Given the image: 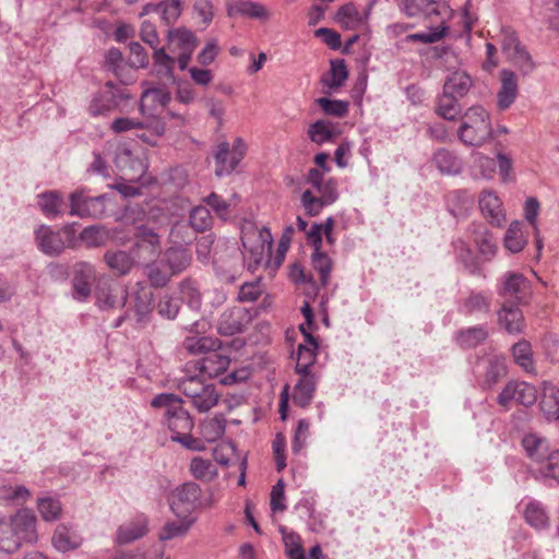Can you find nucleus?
I'll use <instances>...</instances> for the list:
<instances>
[{
	"mask_svg": "<svg viewBox=\"0 0 559 559\" xmlns=\"http://www.w3.org/2000/svg\"><path fill=\"white\" fill-rule=\"evenodd\" d=\"M295 231L293 226L286 227L280 245L278 254L275 258V262L272 265L271 262V250L273 246V237L267 227L257 228L252 224H247L241 230V241L243 246V259L248 264L250 271H254L261 264H265V267L275 270L284 260V254L288 248L292 239V235Z\"/></svg>",
	"mask_w": 559,
	"mask_h": 559,
	"instance_id": "1",
	"label": "nucleus"
},
{
	"mask_svg": "<svg viewBox=\"0 0 559 559\" xmlns=\"http://www.w3.org/2000/svg\"><path fill=\"white\" fill-rule=\"evenodd\" d=\"M37 540L36 516L31 510L21 509L0 520V550L16 551L24 543Z\"/></svg>",
	"mask_w": 559,
	"mask_h": 559,
	"instance_id": "2",
	"label": "nucleus"
},
{
	"mask_svg": "<svg viewBox=\"0 0 559 559\" xmlns=\"http://www.w3.org/2000/svg\"><path fill=\"white\" fill-rule=\"evenodd\" d=\"M177 389L190 401L200 413H206L217 405L221 393L214 383L200 374H185L177 379Z\"/></svg>",
	"mask_w": 559,
	"mask_h": 559,
	"instance_id": "3",
	"label": "nucleus"
},
{
	"mask_svg": "<svg viewBox=\"0 0 559 559\" xmlns=\"http://www.w3.org/2000/svg\"><path fill=\"white\" fill-rule=\"evenodd\" d=\"M185 346L191 354H207L201 360L187 364V368L198 369L201 373L212 376L225 371L229 365V359L215 352L218 347V341L211 337H188Z\"/></svg>",
	"mask_w": 559,
	"mask_h": 559,
	"instance_id": "4",
	"label": "nucleus"
},
{
	"mask_svg": "<svg viewBox=\"0 0 559 559\" xmlns=\"http://www.w3.org/2000/svg\"><path fill=\"white\" fill-rule=\"evenodd\" d=\"M491 134L492 127L487 110L480 106L468 108L457 130L461 142L467 146H481Z\"/></svg>",
	"mask_w": 559,
	"mask_h": 559,
	"instance_id": "5",
	"label": "nucleus"
},
{
	"mask_svg": "<svg viewBox=\"0 0 559 559\" xmlns=\"http://www.w3.org/2000/svg\"><path fill=\"white\" fill-rule=\"evenodd\" d=\"M163 423L171 432V440L174 442L180 443L183 448L192 451L203 449L202 442L191 435L194 428V420L180 403L176 407L165 411Z\"/></svg>",
	"mask_w": 559,
	"mask_h": 559,
	"instance_id": "6",
	"label": "nucleus"
},
{
	"mask_svg": "<svg viewBox=\"0 0 559 559\" xmlns=\"http://www.w3.org/2000/svg\"><path fill=\"white\" fill-rule=\"evenodd\" d=\"M501 49L506 59L511 62L522 75L526 76L535 70L536 66L532 56L520 41L516 34L510 28L502 29Z\"/></svg>",
	"mask_w": 559,
	"mask_h": 559,
	"instance_id": "7",
	"label": "nucleus"
},
{
	"mask_svg": "<svg viewBox=\"0 0 559 559\" xmlns=\"http://www.w3.org/2000/svg\"><path fill=\"white\" fill-rule=\"evenodd\" d=\"M108 201L107 194L88 197L83 190H76L70 194V214L82 218H103L107 213Z\"/></svg>",
	"mask_w": 559,
	"mask_h": 559,
	"instance_id": "8",
	"label": "nucleus"
},
{
	"mask_svg": "<svg viewBox=\"0 0 559 559\" xmlns=\"http://www.w3.org/2000/svg\"><path fill=\"white\" fill-rule=\"evenodd\" d=\"M74 233L73 225H67L59 230H55L50 226L41 225L35 230V241L43 253L56 257L66 248L63 236L70 240Z\"/></svg>",
	"mask_w": 559,
	"mask_h": 559,
	"instance_id": "9",
	"label": "nucleus"
},
{
	"mask_svg": "<svg viewBox=\"0 0 559 559\" xmlns=\"http://www.w3.org/2000/svg\"><path fill=\"white\" fill-rule=\"evenodd\" d=\"M246 148V143L240 138H237L234 141L231 148L227 142H222L218 144L214 155L216 163V176L223 177L225 175L231 174L243 158Z\"/></svg>",
	"mask_w": 559,
	"mask_h": 559,
	"instance_id": "10",
	"label": "nucleus"
},
{
	"mask_svg": "<svg viewBox=\"0 0 559 559\" xmlns=\"http://www.w3.org/2000/svg\"><path fill=\"white\" fill-rule=\"evenodd\" d=\"M129 98L130 95L124 90L116 87L112 82H107L105 88L93 96L88 112L94 117L106 115Z\"/></svg>",
	"mask_w": 559,
	"mask_h": 559,
	"instance_id": "11",
	"label": "nucleus"
},
{
	"mask_svg": "<svg viewBox=\"0 0 559 559\" xmlns=\"http://www.w3.org/2000/svg\"><path fill=\"white\" fill-rule=\"evenodd\" d=\"M201 489L195 483L189 481L178 486L169 497V506L175 515H191L198 500Z\"/></svg>",
	"mask_w": 559,
	"mask_h": 559,
	"instance_id": "12",
	"label": "nucleus"
},
{
	"mask_svg": "<svg viewBox=\"0 0 559 559\" xmlns=\"http://www.w3.org/2000/svg\"><path fill=\"white\" fill-rule=\"evenodd\" d=\"M475 368L483 388L490 389L507 376L506 358L496 354L480 358Z\"/></svg>",
	"mask_w": 559,
	"mask_h": 559,
	"instance_id": "13",
	"label": "nucleus"
},
{
	"mask_svg": "<svg viewBox=\"0 0 559 559\" xmlns=\"http://www.w3.org/2000/svg\"><path fill=\"white\" fill-rule=\"evenodd\" d=\"M133 251L138 259H155L160 252L159 236L153 229L144 225L138 226Z\"/></svg>",
	"mask_w": 559,
	"mask_h": 559,
	"instance_id": "14",
	"label": "nucleus"
},
{
	"mask_svg": "<svg viewBox=\"0 0 559 559\" xmlns=\"http://www.w3.org/2000/svg\"><path fill=\"white\" fill-rule=\"evenodd\" d=\"M96 304L102 310L123 307L128 300V290L119 284L102 283L97 286Z\"/></svg>",
	"mask_w": 559,
	"mask_h": 559,
	"instance_id": "15",
	"label": "nucleus"
},
{
	"mask_svg": "<svg viewBox=\"0 0 559 559\" xmlns=\"http://www.w3.org/2000/svg\"><path fill=\"white\" fill-rule=\"evenodd\" d=\"M115 164L123 176L131 181L140 179L146 170L144 162L135 157L133 152L126 146L117 150Z\"/></svg>",
	"mask_w": 559,
	"mask_h": 559,
	"instance_id": "16",
	"label": "nucleus"
},
{
	"mask_svg": "<svg viewBox=\"0 0 559 559\" xmlns=\"http://www.w3.org/2000/svg\"><path fill=\"white\" fill-rule=\"evenodd\" d=\"M519 95V80L516 74L509 70L500 71V88L497 94V106L500 110H506L515 102Z\"/></svg>",
	"mask_w": 559,
	"mask_h": 559,
	"instance_id": "17",
	"label": "nucleus"
},
{
	"mask_svg": "<svg viewBox=\"0 0 559 559\" xmlns=\"http://www.w3.org/2000/svg\"><path fill=\"white\" fill-rule=\"evenodd\" d=\"M148 520L144 514H139L131 521L120 525L117 530L116 542L119 545L133 543L148 532Z\"/></svg>",
	"mask_w": 559,
	"mask_h": 559,
	"instance_id": "18",
	"label": "nucleus"
},
{
	"mask_svg": "<svg viewBox=\"0 0 559 559\" xmlns=\"http://www.w3.org/2000/svg\"><path fill=\"white\" fill-rule=\"evenodd\" d=\"M370 9L360 13L352 2L342 5L335 13V22L344 29H358L367 25Z\"/></svg>",
	"mask_w": 559,
	"mask_h": 559,
	"instance_id": "19",
	"label": "nucleus"
},
{
	"mask_svg": "<svg viewBox=\"0 0 559 559\" xmlns=\"http://www.w3.org/2000/svg\"><path fill=\"white\" fill-rule=\"evenodd\" d=\"M226 10L230 17L238 15L257 20H267L270 17V13L263 4L249 0L230 1L227 3Z\"/></svg>",
	"mask_w": 559,
	"mask_h": 559,
	"instance_id": "20",
	"label": "nucleus"
},
{
	"mask_svg": "<svg viewBox=\"0 0 559 559\" xmlns=\"http://www.w3.org/2000/svg\"><path fill=\"white\" fill-rule=\"evenodd\" d=\"M479 206L484 216L491 225L500 226L504 219L502 202L493 191H484L479 199Z\"/></svg>",
	"mask_w": 559,
	"mask_h": 559,
	"instance_id": "21",
	"label": "nucleus"
},
{
	"mask_svg": "<svg viewBox=\"0 0 559 559\" xmlns=\"http://www.w3.org/2000/svg\"><path fill=\"white\" fill-rule=\"evenodd\" d=\"M306 336L307 344H300L297 350V362L295 370L297 373H313L311 367L316 361L317 342L313 336L305 331L304 325L300 326Z\"/></svg>",
	"mask_w": 559,
	"mask_h": 559,
	"instance_id": "22",
	"label": "nucleus"
},
{
	"mask_svg": "<svg viewBox=\"0 0 559 559\" xmlns=\"http://www.w3.org/2000/svg\"><path fill=\"white\" fill-rule=\"evenodd\" d=\"M83 542L79 532L69 525L60 524L57 526L52 536L53 547L61 552H67L76 549Z\"/></svg>",
	"mask_w": 559,
	"mask_h": 559,
	"instance_id": "23",
	"label": "nucleus"
},
{
	"mask_svg": "<svg viewBox=\"0 0 559 559\" xmlns=\"http://www.w3.org/2000/svg\"><path fill=\"white\" fill-rule=\"evenodd\" d=\"M498 320L500 325L509 334H519L524 329V318L519 307L504 302L501 309L498 311Z\"/></svg>",
	"mask_w": 559,
	"mask_h": 559,
	"instance_id": "24",
	"label": "nucleus"
},
{
	"mask_svg": "<svg viewBox=\"0 0 559 559\" xmlns=\"http://www.w3.org/2000/svg\"><path fill=\"white\" fill-rule=\"evenodd\" d=\"M531 294L530 282L520 273L506 275L501 295L514 298L518 302L526 300Z\"/></svg>",
	"mask_w": 559,
	"mask_h": 559,
	"instance_id": "25",
	"label": "nucleus"
},
{
	"mask_svg": "<svg viewBox=\"0 0 559 559\" xmlns=\"http://www.w3.org/2000/svg\"><path fill=\"white\" fill-rule=\"evenodd\" d=\"M299 380L295 384L293 401L300 407L308 406L316 391L318 379L314 373H298Z\"/></svg>",
	"mask_w": 559,
	"mask_h": 559,
	"instance_id": "26",
	"label": "nucleus"
},
{
	"mask_svg": "<svg viewBox=\"0 0 559 559\" xmlns=\"http://www.w3.org/2000/svg\"><path fill=\"white\" fill-rule=\"evenodd\" d=\"M441 0H399L401 12L408 17L431 16L439 14L438 4Z\"/></svg>",
	"mask_w": 559,
	"mask_h": 559,
	"instance_id": "27",
	"label": "nucleus"
},
{
	"mask_svg": "<svg viewBox=\"0 0 559 559\" xmlns=\"http://www.w3.org/2000/svg\"><path fill=\"white\" fill-rule=\"evenodd\" d=\"M246 313L240 308H233L224 311L218 320V331L223 335H235L242 331Z\"/></svg>",
	"mask_w": 559,
	"mask_h": 559,
	"instance_id": "28",
	"label": "nucleus"
},
{
	"mask_svg": "<svg viewBox=\"0 0 559 559\" xmlns=\"http://www.w3.org/2000/svg\"><path fill=\"white\" fill-rule=\"evenodd\" d=\"M473 86V80L465 71L451 72L443 84V92L457 98L464 97Z\"/></svg>",
	"mask_w": 559,
	"mask_h": 559,
	"instance_id": "29",
	"label": "nucleus"
},
{
	"mask_svg": "<svg viewBox=\"0 0 559 559\" xmlns=\"http://www.w3.org/2000/svg\"><path fill=\"white\" fill-rule=\"evenodd\" d=\"M177 520L175 521H168L165 523V525L162 527L159 532V539L162 542L170 540L177 537L185 536L189 530L191 528L192 524L194 523V518L192 515H176Z\"/></svg>",
	"mask_w": 559,
	"mask_h": 559,
	"instance_id": "30",
	"label": "nucleus"
},
{
	"mask_svg": "<svg viewBox=\"0 0 559 559\" xmlns=\"http://www.w3.org/2000/svg\"><path fill=\"white\" fill-rule=\"evenodd\" d=\"M152 293L136 283V289L132 293L130 305L134 311V316L138 322L146 320L147 314L151 312Z\"/></svg>",
	"mask_w": 559,
	"mask_h": 559,
	"instance_id": "31",
	"label": "nucleus"
},
{
	"mask_svg": "<svg viewBox=\"0 0 559 559\" xmlns=\"http://www.w3.org/2000/svg\"><path fill=\"white\" fill-rule=\"evenodd\" d=\"M307 133L310 140L318 145L333 142L338 134L336 126L329 120H317L309 126Z\"/></svg>",
	"mask_w": 559,
	"mask_h": 559,
	"instance_id": "32",
	"label": "nucleus"
},
{
	"mask_svg": "<svg viewBox=\"0 0 559 559\" xmlns=\"http://www.w3.org/2000/svg\"><path fill=\"white\" fill-rule=\"evenodd\" d=\"M432 163L444 175H457L462 171L461 159L445 148H439L435 152Z\"/></svg>",
	"mask_w": 559,
	"mask_h": 559,
	"instance_id": "33",
	"label": "nucleus"
},
{
	"mask_svg": "<svg viewBox=\"0 0 559 559\" xmlns=\"http://www.w3.org/2000/svg\"><path fill=\"white\" fill-rule=\"evenodd\" d=\"M503 242L504 248L511 253L521 252L527 243L524 224L519 221L512 222L506 231Z\"/></svg>",
	"mask_w": 559,
	"mask_h": 559,
	"instance_id": "34",
	"label": "nucleus"
},
{
	"mask_svg": "<svg viewBox=\"0 0 559 559\" xmlns=\"http://www.w3.org/2000/svg\"><path fill=\"white\" fill-rule=\"evenodd\" d=\"M522 445L527 456L537 463L544 462V459L551 452L548 442L535 433L524 436Z\"/></svg>",
	"mask_w": 559,
	"mask_h": 559,
	"instance_id": "35",
	"label": "nucleus"
},
{
	"mask_svg": "<svg viewBox=\"0 0 559 559\" xmlns=\"http://www.w3.org/2000/svg\"><path fill=\"white\" fill-rule=\"evenodd\" d=\"M488 337L485 325H475L463 329L456 334V343L462 348H473L481 344Z\"/></svg>",
	"mask_w": 559,
	"mask_h": 559,
	"instance_id": "36",
	"label": "nucleus"
},
{
	"mask_svg": "<svg viewBox=\"0 0 559 559\" xmlns=\"http://www.w3.org/2000/svg\"><path fill=\"white\" fill-rule=\"evenodd\" d=\"M462 111L459 98L442 91V94L437 98L436 114L447 120L456 119Z\"/></svg>",
	"mask_w": 559,
	"mask_h": 559,
	"instance_id": "37",
	"label": "nucleus"
},
{
	"mask_svg": "<svg viewBox=\"0 0 559 559\" xmlns=\"http://www.w3.org/2000/svg\"><path fill=\"white\" fill-rule=\"evenodd\" d=\"M104 260L108 267L118 275L128 274L134 264L133 258L122 250L107 251L104 255Z\"/></svg>",
	"mask_w": 559,
	"mask_h": 559,
	"instance_id": "38",
	"label": "nucleus"
},
{
	"mask_svg": "<svg viewBox=\"0 0 559 559\" xmlns=\"http://www.w3.org/2000/svg\"><path fill=\"white\" fill-rule=\"evenodd\" d=\"M226 428L224 415H215L213 418H206L201 421V436L207 442H214L223 437Z\"/></svg>",
	"mask_w": 559,
	"mask_h": 559,
	"instance_id": "39",
	"label": "nucleus"
},
{
	"mask_svg": "<svg viewBox=\"0 0 559 559\" xmlns=\"http://www.w3.org/2000/svg\"><path fill=\"white\" fill-rule=\"evenodd\" d=\"M524 519L527 524L536 530H543L548 526L547 513L538 501H530L524 510Z\"/></svg>",
	"mask_w": 559,
	"mask_h": 559,
	"instance_id": "40",
	"label": "nucleus"
},
{
	"mask_svg": "<svg viewBox=\"0 0 559 559\" xmlns=\"http://www.w3.org/2000/svg\"><path fill=\"white\" fill-rule=\"evenodd\" d=\"M165 261L170 269V273L178 274L189 266L191 255L186 249L169 248L165 252Z\"/></svg>",
	"mask_w": 559,
	"mask_h": 559,
	"instance_id": "41",
	"label": "nucleus"
},
{
	"mask_svg": "<svg viewBox=\"0 0 559 559\" xmlns=\"http://www.w3.org/2000/svg\"><path fill=\"white\" fill-rule=\"evenodd\" d=\"M168 39L174 43L180 51L193 52L198 44L195 35L183 27L169 29Z\"/></svg>",
	"mask_w": 559,
	"mask_h": 559,
	"instance_id": "42",
	"label": "nucleus"
},
{
	"mask_svg": "<svg viewBox=\"0 0 559 559\" xmlns=\"http://www.w3.org/2000/svg\"><path fill=\"white\" fill-rule=\"evenodd\" d=\"M491 297L485 293L472 292L463 302L465 313H488L490 310Z\"/></svg>",
	"mask_w": 559,
	"mask_h": 559,
	"instance_id": "43",
	"label": "nucleus"
},
{
	"mask_svg": "<svg viewBox=\"0 0 559 559\" xmlns=\"http://www.w3.org/2000/svg\"><path fill=\"white\" fill-rule=\"evenodd\" d=\"M538 474L545 480L555 481L559 485V449L551 451L544 462H538Z\"/></svg>",
	"mask_w": 559,
	"mask_h": 559,
	"instance_id": "44",
	"label": "nucleus"
},
{
	"mask_svg": "<svg viewBox=\"0 0 559 559\" xmlns=\"http://www.w3.org/2000/svg\"><path fill=\"white\" fill-rule=\"evenodd\" d=\"M154 68L158 75L167 80H174V66L176 60L166 53L164 48L153 51Z\"/></svg>",
	"mask_w": 559,
	"mask_h": 559,
	"instance_id": "45",
	"label": "nucleus"
},
{
	"mask_svg": "<svg viewBox=\"0 0 559 559\" xmlns=\"http://www.w3.org/2000/svg\"><path fill=\"white\" fill-rule=\"evenodd\" d=\"M191 474L199 480L211 481L217 476V468L215 465L202 457H194L190 463Z\"/></svg>",
	"mask_w": 559,
	"mask_h": 559,
	"instance_id": "46",
	"label": "nucleus"
},
{
	"mask_svg": "<svg viewBox=\"0 0 559 559\" xmlns=\"http://www.w3.org/2000/svg\"><path fill=\"white\" fill-rule=\"evenodd\" d=\"M38 198V205L45 215L53 217L61 213L63 199L57 191L44 192Z\"/></svg>",
	"mask_w": 559,
	"mask_h": 559,
	"instance_id": "47",
	"label": "nucleus"
},
{
	"mask_svg": "<svg viewBox=\"0 0 559 559\" xmlns=\"http://www.w3.org/2000/svg\"><path fill=\"white\" fill-rule=\"evenodd\" d=\"M512 356L514 361L526 372L534 371L531 344L526 341H520L512 346Z\"/></svg>",
	"mask_w": 559,
	"mask_h": 559,
	"instance_id": "48",
	"label": "nucleus"
},
{
	"mask_svg": "<svg viewBox=\"0 0 559 559\" xmlns=\"http://www.w3.org/2000/svg\"><path fill=\"white\" fill-rule=\"evenodd\" d=\"M348 76V71L344 60L336 59L331 61L330 78H323L322 82L330 88H337L344 84Z\"/></svg>",
	"mask_w": 559,
	"mask_h": 559,
	"instance_id": "49",
	"label": "nucleus"
},
{
	"mask_svg": "<svg viewBox=\"0 0 559 559\" xmlns=\"http://www.w3.org/2000/svg\"><path fill=\"white\" fill-rule=\"evenodd\" d=\"M37 507L41 518L47 522L56 521L61 515L62 508L58 499L50 497L39 498Z\"/></svg>",
	"mask_w": 559,
	"mask_h": 559,
	"instance_id": "50",
	"label": "nucleus"
},
{
	"mask_svg": "<svg viewBox=\"0 0 559 559\" xmlns=\"http://www.w3.org/2000/svg\"><path fill=\"white\" fill-rule=\"evenodd\" d=\"M31 496L29 490L23 485H2L0 486V500L12 503L24 502Z\"/></svg>",
	"mask_w": 559,
	"mask_h": 559,
	"instance_id": "51",
	"label": "nucleus"
},
{
	"mask_svg": "<svg viewBox=\"0 0 559 559\" xmlns=\"http://www.w3.org/2000/svg\"><path fill=\"white\" fill-rule=\"evenodd\" d=\"M312 265L314 270L320 275V282L323 286H325L329 282L331 270H332V261L331 259L319 249L314 250L312 253Z\"/></svg>",
	"mask_w": 559,
	"mask_h": 559,
	"instance_id": "52",
	"label": "nucleus"
},
{
	"mask_svg": "<svg viewBox=\"0 0 559 559\" xmlns=\"http://www.w3.org/2000/svg\"><path fill=\"white\" fill-rule=\"evenodd\" d=\"M190 225L197 231H204L212 225V216L206 206H195L190 212Z\"/></svg>",
	"mask_w": 559,
	"mask_h": 559,
	"instance_id": "53",
	"label": "nucleus"
},
{
	"mask_svg": "<svg viewBox=\"0 0 559 559\" xmlns=\"http://www.w3.org/2000/svg\"><path fill=\"white\" fill-rule=\"evenodd\" d=\"M317 104L325 115L333 117H344L348 111V103L344 100L320 97L317 99Z\"/></svg>",
	"mask_w": 559,
	"mask_h": 559,
	"instance_id": "54",
	"label": "nucleus"
},
{
	"mask_svg": "<svg viewBox=\"0 0 559 559\" xmlns=\"http://www.w3.org/2000/svg\"><path fill=\"white\" fill-rule=\"evenodd\" d=\"M159 5L160 17L167 25L174 24L182 11L180 0H165Z\"/></svg>",
	"mask_w": 559,
	"mask_h": 559,
	"instance_id": "55",
	"label": "nucleus"
},
{
	"mask_svg": "<svg viewBox=\"0 0 559 559\" xmlns=\"http://www.w3.org/2000/svg\"><path fill=\"white\" fill-rule=\"evenodd\" d=\"M515 402L524 405L531 406L537 400V391L534 385L527 382H518L515 381Z\"/></svg>",
	"mask_w": 559,
	"mask_h": 559,
	"instance_id": "56",
	"label": "nucleus"
},
{
	"mask_svg": "<svg viewBox=\"0 0 559 559\" xmlns=\"http://www.w3.org/2000/svg\"><path fill=\"white\" fill-rule=\"evenodd\" d=\"M181 298L188 304L191 309H199L201 307V296L198 288L191 281H183L180 285Z\"/></svg>",
	"mask_w": 559,
	"mask_h": 559,
	"instance_id": "57",
	"label": "nucleus"
},
{
	"mask_svg": "<svg viewBox=\"0 0 559 559\" xmlns=\"http://www.w3.org/2000/svg\"><path fill=\"white\" fill-rule=\"evenodd\" d=\"M157 311L164 318L175 319L179 311V302L176 298L164 295L159 298Z\"/></svg>",
	"mask_w": 559,
	"mask_h": 559,
	"instance_id": "58",
	"label": "nucleus"
},
{
	"mask_svg": "<svg viewBox=\"0 0 559 559\" xmlns=\"http://www.w3.org/2000/svg\"><path fill=\"white\" fill-rule=\"evenodd\" d=\"M129 50L131 53L130 63L133 68H146L148 66V55L140 43H130Z\"/></svg>",
	"mask_w": 559,
	"mask_h": 559,
	"instance_id": "59",
	"label": "nucleus"
},
{
	"mask_svg": "<svg viewBox=\"0 0 559 559\" xmlns=\"http://www.w3.org/2000/svg\"><path fill=\"white\" fill-rule=\"evenodd\" d=\"M301 203L310 216L318 215L326 206L321 197H314L311 191L306 190L301 195Z\"/></svg>",
	"mask_w": 559,
	"mask_h": 559,
	"instance_id": "60",
	"label": "nucleus"
},
{
	"mask_svg": "<svg viewBox=\"0 0 559 559\" xmlns=\"http://www.w3.org/2000/svg\"><path fill=\"white\" fill-rule=\"evenodd\" d=\"M475 242L478 246L479 252L484 257L489 259L496 254L497 243L492 235L488 231H484L478 237H476Z\"/></svg>",
	"mask_w": 559,
	"mask_h": 559,
	"instance_id": "61",
	"label": "nucleus"
},
{
	"mask_svg": "<svg viewBox=\"0 0 559 559\" xmlns=\"http://www.w3.org/2000/svg\"><path fill=\"white\" fill-rule=\"evenodd\" d=\"M204 201L221 218L225 219L228 216L230 203L223 200L221 195L212 192Z\"/></svg>",
	"mask_w": 559,
	"mask_h": 559,
	"instance_id": "62",
	"label": "nucleus"
},
{
	"mask_svg": "<svg viewBox=\"0 0 559 559\" xmlns=\"http://www.w3.org/2000/svg\"><path fill=\"white\" fill-rule=\"evenodd\" d=\"M309 436V423L306 419H300L298 421L292 449L294 453H298L306 444Z\"/></svg>",
	"mask_w": 559,
	"mask_h": 559,
	"instance_id": "63",
	"label": "nucleus"
},
{
	"mask_svg": "<svg viewBox=\"0 0 559 559\" xmlns=\"http://www.w3.org/2000/svg\"><path fill=\"white\" fill-rule=\"evenodd\" d=\"M262 293L260 282H250L241 285L238 299L242 302L255 301Z\"/></svg>",
	"mask_w": 559,
	"mask_h": 559,
	"instance_id": "64",
	"label": "nucleus"
}]
</instances>
